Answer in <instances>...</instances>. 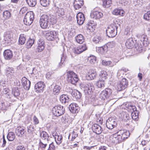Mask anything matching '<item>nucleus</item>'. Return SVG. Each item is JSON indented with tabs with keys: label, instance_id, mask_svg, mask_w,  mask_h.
Here are the masks:
<instances>
[{
	"label": "nucleus",
	"instance_id": "1",
	"mask_svg": "<svg viewBox=\"0 0 150 150\" xmlns=\"http://www.w3.org/2000/svg\"><path fill=\"white\" fill-rule=\"evenodd\" d=\"M39 21L41 27L43 29H46L49 28L51 25L55 24L57 21L55 18L53 16H49L43 15L40 17Z\"/></svg>",
	"mask_w": 150,
	"mask_h": 150
},
{
	"label": "nucleus",
	"instance_id": "2",
	"mask_svg": "<svg viewBox=\"0 0 150 150\" xmlns=\"http://www.w3.org/2000/svg\"><path fill=\"white\" fill-rule=\"evenodd\" d=\"M67 81L71 83L75 84L78 81L77 75L73 71H69L67 72Z\"/></svg>",
	"mask_w": 150,
	"mask_h": 150
},
{
	"label": "nucleus",
	"instance_id": "3",
	"mask_svg": "<svg viewBox=\"0 0 150 150\" xmlns=\"http://www.w3.org/2000/svg\"><path fill=\"white\" fill-rule=\"evenodd\" d=\"M34 14L32 12H27L23 19L24 23L27 25H30L33 22Z\"/></svg>",
	"mask_w": 150,
	"mask_h": 150
},
{
	"label": "nucleus",
	"instance_id": "4",
	"mask_svg": "<svg viewBox=\"0 0 150 150\" xmlns=\"http://www.w3.org/2000/svg\"><path fill=\"white\" fill-rule=\"evenodd\" d=\"M65 109L63 106L60 105L55 106L52 109L53 114L56 116H59L64 112Z\"/></svg>",
	"mask_w": 150,
	"mask_h": 150
},
{
	"label": "nucleus",
	"instance_id": "5",
	"mask_svg": "<svg viewBox=\"0 0 150 150\" xmlns=\"http://www.w3.org/2000/svg\"><path fill=\"white\" fill-rule=\"evenodd\" d=\"M83 89L86 96L90 97V95H91L95 89L92 83H89L85 85Z\"/></svg>",
	"mask_w": 150,
	"mask_h": 150
},
{
	"label": "nucleus",
	"instance_id": "6",
	"mask_svg": "<svg viewBox=\"0 0 150 150\" xmlns=\"http://www.w3.org/2000/svg\"><path fill=\"white\" fill-rule=\"evenodd\" d=\"M117 29V27L114 25H110L106 30V34L107 36L109 38H114L116 35V34L115 32V29Z\"/></svg>",
	"mask_w": 150,
	"mask_h": 150
},
{
	"label": "nucleus",
	"instance_id": "7",
	"mask_svg": "<svg viewBox=\"0 0 150 150\" xmlns=\"http://www.w3.org/2000/svg\"><path fill=\"white\" fill-rule=\"evenodd\" d=\"M128 85V81L125 78H123L122 80L118 83L117 85V90L120 91L125 89Z\"/></svg>",
	"mask_w": 150,
	"mask_h": 150
},
{
	"label": "nucleus",
	"instance_id": "8",
	"mask_svg": "<svg viewBox=\"0 0 150 150\" xmlns=\"http://www.w3.org/2000/svg\"><path fill=\"white\" fill-rule=\"evenodd\" d=\"M6 72L8 79L11 81L15 79V77L14 75V71L13 68L7 67L6 68Z\"/></svg>",
	"mask_w": 150,
	"mask_h": 150
},
{
	"label": "nucleus",
	"instance_id": "9",
	"mask_svg": "<svg viewBox=\"0 0 150 150\" xmlns=\"http://www.w3.org/2000/svg\"><path fill=\"white\" fill-rule=\"evenodd\" d=\"M106 124L108 128L112 129L116 127L117 125L116 120L112 117H110L107 120Z\"/></svg>",
	"mask_w": 150,
	"mask_h": 150
},
{
	"label": "nucleus",
	"instance_id": "10",
	"mask_svg": "<svg viewBox=\"0 0 150 150\" xmlns=\"http://www.w3.org/2000/svg\"><path fill=\"white\" fill-rule=\"evenodd\" d=\"M87 49V47L85 44H83L72 49L73 52L75 54H79Z\"/></svg>",
	"mask_w": 150,
	"mask_h": 150
},
{
	"label": "nucleus",
	"instance_id": "11",
	"mask_svg": "<svg viewBox=\"0 0 150 150\" xmlns=\"http://www.w3.org/2000/svg\"><path fill=\"white\" fill-rule=\"evenodd\" d=\"M110 140L111 142L117 144L121 142V139L118 134V132L112 134L110 137Z\"/></svg>",
	"mask_w": 150,
	"mask_h": 150
},
{
	"label": "nucleus",
	"instance_id": "12",
	"mask_svg": "<svg viewBox=\"0 0 150 150\" xmlns=\"http://www.w3.org/2000/svg\"><path fill=\"white\" fill-rule=\"evenodd\" d=\"M120 138L121 139V142H123L125 139L127 138L130 135V133L129 131H127L124 130H119L118 132Z\"/></svg>",
	"mask_w": 150,
	"mask_h": 150
},
{
	"label": "nucleus",
	"instance_id": "13",
	"mask_svg": "<svg viewBox=\"0 0 150 150\" xmlns=\"http://www.w3.org/2000/svg\"><path fill=\"white\" fill-rule=\"evenodd\" d=\"M45 87L44 83L42 81H40L37 83L35 86V90L38 93L42 92Z\"/></svg>",
	"mask_w": 150,
	"mask_h": 150
},
{
	"label": "nucleus",
	"instance_id": "14",
	"mask_svg": "<svg viewBox=\"0 0 150 150\" xmlns=\"http://www.w3.org/2000/svg\"><path fill=\"white\" fill-rule=\"evenodd\" d=\"M97 75V73L95 70L91 69L88 72L86 78L88 80H92L96 78Z\"/></svg>",
	"mask_w": 150,
	"mask_h": 150
},
{
	"label": "nucleus",
	"instance_id": "15",
	"mask_svg": "<svg viewBox=\"0 0 150 150\" xmlns=\"http://www.w3.org/2000/svg\"><path fill=\"white\" fill-rule=\"evenodd\" d=\"M25 132V127L22 126L17 127L16 129V135L19 137H22Z\"/></svg>",
	"mask_w": 150,
	"mask_h": 150
},
{
	"label": "nucleus",
	"instance_id": "16",
	"mask_svg": "<svg viewBox=\"0 0 150 150\" xmlns=\"http://www.w3.org/2000/svg\"><path fill=\"white\" fill-rule=\"evenodd\" d=\"M38 46L36 49V52H41L44 49L45 42L42 39L40 38L38 42Z\"/></svg>",
	"mask_w": 150,
	"mask_h": 150
},
{
	"label": "nucleus",
	"instance_id": "17",
	"mask_svg": "<svg viewBox=\"0 0 150 150\" xmlns=\"http://www.w3.org/2000/svg\"><path fill=\"white\" fill-rule=\"evenodd\" d=\"M52 136L54 137L56 143L58 145L61 144L62 137L60 134L54 132L52 133Z\"/></svg>",
	"mask_w": 150,
	"mask_h": 150
},
{
	"label": "nucleus",
	"instance_id": "18",
	"mask_svg": "<svg viewBox=\"0 0 150 150\" xmlns=\"http://www.w3.org/2000/svg\"><path fill=\"white\" fill-rule=\"evenodd\" d=\"M22 83L24 89L29 90L30 85V82L25 77L22 78Z\"/></svg>",
	"mask_w": 150,
	"mask_h": 150
},
{
	"label": "nucleus",
	"instance_id": "19",
	"mask_svg": "<svg viewBox=\"0 0 150 150\" xmlns=\"http://www.w3.org/2000/svg\"><path fill=\"white\" fill-rule=\"evenodd\" d=\"M92 130L93 132L97 134H99L101 133L103 129L100 126L94 124L92 126Z\"/></svg>",
	"mask_w": 150,
	"mask_h": 150
},
{
	"label": "nucleus",
	"instance_id": "20",
	"mask_svg": "<svg viewBox=\"0 0 150 150\" xmlns=\"http://www.w3.org/2000/svg\"><path fill=\"white\" fill-rule=\"evenodd\" d=\"M77 23L79 25H81L84 23L85 20L84 15L81 13H79L76 16Z\"/></svg>",
	"mask_w": 150,
	"mask_h": 150
},
{
	"label": "nucleus",
	"instance_id": "21",
	"mask_svg": "<svg viewBox=\"0 0 150 150\" xmlns=\"http://www.w3.org/2000/svg\"><path fill=\"white\" fill-rule=\"evenodd\" d=\"M69 109L71 112L74 113L78 112L79 110V108L77 104L73 103L69 105Z\"/></svg>",
	"mask_w": 150,
	"mask_h": 150
},
{
	"label": "nucleus",
	"instance_id": "22",
	"mask_svg": "<svg viewBox=\"0 0 150 150\" xmlns=\"http://www.w3.org/2000/svg\"><path fill=\"white\" fill-rule=\"evenodd\" d=\"M10 103L5 100L2 101L0 103V110H5L9 108Z\"/></svg>",
	"mask_w": 150,
	"mask_h": 150
},
{
	"label": "nucleus",
	"instance_id": "23",
	"mask_svg": "<svg viewBox=\"0 0 150 150\" xmlns=\"http://www.w3.org/2000/svg\"><path fill=\"white\" fill-rule=\"evenodd\" d=\"M135 38H129L126 42V45L128 48H131L133 47L135 44L136 42V40Z\"/></svg>",
	"mask_w": 150,
	"mask_h": 150
},
{
	"label": "nucleus",
	"instance_id": "24",
	"mask_svg": "<svg viewBox=\"0 0 150 150\" xmlns=\"http://www.w3.org/2000/svg\"><path fill=\"white\" fill-rule=\"evenodd\" d=\"M91 17L96 19H99L103 16L102 13L98 11H94L91 13Z\"/></svg>",
	"mask_w": 150,
	"mask_h": 150
},
{
	"label": "nucleus",
	"instance_id": "25",
	"mask_svg": "<svg viewBox=\"0 0 150 150\" xmlns=\"http://www.w3.org/2000/svg\"><path fill=\"white\" fill-rule=\"evenodd\" d=\"M3 55L5 59L10 60L13 56L12 51L9 50H5L4 52Z\"/></svg>",
	"mask_w": 150,
	"mask_h": 150
},
{
	"label": "nucleus",
	"instance_id": "26",
	"mask_svg": "<svg viewBox=\"0 0 150 150\" xmlns=\"http://www.w3.org/2000/svg\"><path fill=\"white\" fill-rule=\"evenodd\" d=\"M84 4L83 0H74V6L76 10L79 9L81 8Z\"/></svg>",
	"mask_w": 150,
	"mask_h": 150
},
{
	"label": "nucleus",
	"instance_id": "27",
	"mask_svg": "<svg viewBox=\"0 0 150 150\" xmlns=\"http://www.w3.org/2000/svg\"><path fill=\"white\" fill-rule=\"evenodd\" d=\"M115 46V43L114 42H108L106 45L100 48V50H103L104 52H107L108 48H111Z\"/></svg>",
	"mask_w": 150,
	"mask_h": 150
},
{
	"label": "nucleus",
	"instance_id": "28",
	"mask_svg": "<svg viewBox=\"0 0 150 150\" xmlns=\"http://www.w3.org/2000/svg\"><path fill=\"white\" fill-rule=\"evenodd\" d=\"M41 138L40 139L42 141L48 142L49 138L48 134L45 132L42 131L41 132L40 134Z\"/></svg>",
	"mask_w": 150,
	"mask_h": 150
},
{
	"label": "nucleus",
	"instance_id": "29",
	"mask_svg": "<svg viewBox=\"0 0 150 150\" xmlns=\"http://www.w3.org/2000/svg\"><path fill=\"white\" fill-rule=\"evenodd\" d=\"M61 103L62 104H65L68 103L69 101V98L68 95L63 94L59 98Z\"/></svg>",
	"mask_w": 150,
	"mask_h": 150
},
{
	"label": "nucleus",
	"instance_id": "30",
	"mask_svg": "<svg viewBox=\"0 0 150 150\" xmlns=\"http://www.w3.org/2000/svg\"><path fill=\"white\" fill-rule=\"evenodd\" d=\"M48 142L42 141L40 139V142L39 144L38 150H45V148L47 145Z\"/></svg>",
	"mask_w": 150,
	"mask_h": 150
},
{
	"label": "nucleus",
	"instance_id": "31",
	"mask_svg": "<svg viewBox=\"0 0 150 150\" xmlns=\"http://www.w3.org/2000/svg\"><path fill=\"white\" fill-rule=\"evenodd\" d=\"M58 33L55 31H51L46 33V38L50 37L51 38H58Z\"/></svg>",
	"mask_w": 150,
	"mask_h": 150
},
{
	"label": "nucleus",
	"instance_id": "32",
	"mask_svg": "<svg viewBox=\"0 0 150 150\" xmlns=\"http://www.w3.org/2000/svg\"><path fill=\"white\" fill-rule=\"evenodd\" d=\"M124 11L122 9L116 8L115 9L112 11L113 14L115 15H120L121 16H123L124 14Z\"/></svg>",
	"mask_w": 150,
	"mask_h": 150
},
{
	"label": "nucleus",
	"instance_id": "33",
	"mask_svg": "<svg viewBox=\"0 0 150 150\" xmlns=\"http://www.w3.org/2000/svg\"><path fill=\"white\" fill-rule=\"evenodd\" d=\"M122 120L124 121L127 122L129 120L130 117V116L127 112H123L121 114Z\"/></svg>",
	"mask_w": 150,
	"mask_h": 150
},
{
	"label": "nucleus",
	"instance_id": "34",
	"mask_svg": "<svg viewBox=\"0 0 150 150\" xmlns=\"http://www.w3.org/2000/svg\"><path fill=\"white\" fill-rule=\"evenodd\" d=\"M72 96L76 98V99H79L81 97V93L78 91L74 90L73 92Z\"/></svg>",
	"mask_w": 150,
	"mask_h": 150
},
{
	"label": "nucleus",
	"instance_id": "35",
	"mask_svg": "<svg viewBox=\"0 0 150 150\" xmlns=\"http://www.w3.org/2000/svg\"><path fill=\"white\" fill-rule=\"evenodd\" d=\"M103 6L104 8L109 7L112 3L111 0H103Z\"/></svg>",
	"mask_w": 150,
	"mask_h": 150
},
{
	"label": "nucleus",
	"instance_id": "36",
	"mask_svg": "<svg viewBox=\"0 0 150 150\" xmlns=\"http://www.w3.org/2000/svg\"><path fill=\"white\" fill-rule=\"evenodd\" d=\"M61 87L60 86L56 85L55 86L53 89V93L55 95L59 94L60 91Z\"/></svg>",
	"mask_w": 150,
	"mask_h": 150
},
{
	"label": "nucleus",
	"instance_id": "37",
	"mask_svg": "<svg viewBox=\"0 0 150 150\" xmlns=\"http://www.w3.org/2000/svg\"><path fill=\"white\" fill-rule=\"evenodd\" d=\"M100 97L102 100H105V99H109V98L108 95H107L105 89L103 90L100 93Z\"/></svg>",
	"mask_w": 150,
	"mask_h": 150
},
{
	"label": "nucleus",
	"instance_id": "38",
	"mask_svg": "<svg viewBox=\"0 0 150 150\" xmlns=\"http://www.w3.org/2000/svg\"><path fill=\"white\" fill-rule=\"evenodd\" d=\"M99 76L100 79L105 81L107 77V74L106 72L104 71H101L100 72Z\"/></svg>",
	"mask_w": 150,
	"mask_h": 150
},
{
	"label": "nucleus",
	"instance_id": "39",
	"mask_svg": "<svg viewBox=\"0 0 150 150\" xmlns=\"http://www.w3.org/2000/svg\"><path fill=\"white\" fill-rule=\"evenodd\" d=\"M15 135L14 133L13 132H10L7 135V138L9 141H12L15 139Z\"/></svg>",
	"mask_w": 150,
	"mask_h": 150
},
{
	"label": "nucleus",
	"instance_id": "40",
	"mask_svg": "<svg viewBox=\"0 0 150 150\" xmlns=\"http://www.w3.org/2000/svg\"><path fill=\"white\" fill-rule=\"evenodd\" d=\"M102 64L104 66H110V67H112L116 64V63H112V62L111 61H106L105 60H103L102 61Z\"/></svg>",
	"mask_w": 150,
	"mask_h": 150
},
{
	"label": "nucleus",
	"instance_id": "41",
	"mask_svg": "<svg viewBox=\"0 0 150 150\" xmlns=\"http://www.w3.org/2000/svg\"><path fill=\"white\" fill-rule=\"evenodd\" d=\"M50 0H40V4L44 7L48 6L50 3Z\"/></svg>",
	"mask_w": 150,
	"mask_h": 150
},
{
	"label": "nucleus",
	"instance_id": "42",
	"mask_svg": "<svg viewBox=\"0 0 150 150\" xmlns=\"http://www.w3.org/2000/svg\"><path fill=\"white\" fill-rule=\"evenodd\" d=\"M29 6L30 7H34L36 4V0H25Z\"/></svg>",
	"mask_w": 150,
	"mask_h": 150
},
{
	"label": "nucleus",
	"instance_id": "43",
	"mask_svg": "<svg viewBox=\"0 0 150 150\" xmlns=\"http://www.w3.org/2000/svg\"><path fill=\"white\" fill-rule=\"evenodd\" d=\"M140 41L144 46L146 47L149 43V40L148 38H141Z\"/></svg>",
	"mask_w": 150,
	"mask_h": 150
},
{
	"label": "nucleus",
	"instance_id": "44",
	"mask_svg": "<svg viewBox=\"0 0 150 150\" xmlns=\"http://www.w3.org/2000/svg\"><path fill=\"white\" fill-rule=\"evenodd\" d=\"M127 108L128 111L132 113L137 111L135 106L133 105H128Z\"/></svg>",
	"mask_w": 150,
	"mask_h": 150
},
{
	"label": "nucleus",
	"instance_id": "45",
	"mask_svg": "<svg viewBox=\"0 0 150 150\" xmlns=\"http://www.w3.org/2000/svg\"><path fill=\"white\" fill-rule=\"evenodd\" d=\"M97 86L99 88H104L105 86L104 80L99 79L96 83Z\"/></svg>",
	"mask_w": 150,
	"mask_h": 150
},
{
	"label": "nucleus",
	"instance_id": "46",
	"mask_svg": "<svg viewBox=\"0 0 150 150\" xmlns=\"http://www.w3.org/2000/svg\"><path fill=\"white\" fill-rule=\"evenodd\" d=\"M139 112L138 111L132 112V117L133 120L136 121L139 119L138 114Z\"/></svg>",
	"mask_w": 150,
	"mask_h": 150
},
{
	"label": "nucleus",
	"instance_id": "47",
	"mask_svg": "<svg viewBox=\"0 0 150 150\" xmlns=\"http://www.w3.org/2000/svg\"><path fill=\"white\" fill-rule=\"evenodd\" d=\"M34 39H31V38H29L26 43V45L27 46V48H30L34 44Z\"/></svg>",
	"mask_w": 150,
	"mask_h": 150
},
{
	"label": "nucleus",
	"instance_id": "48",
	"mask_svg": "<svg viewBox=\"0 0 150 150\" xmlns=\"http://www.w3.org/2000/svg\"><path fill=\"white\" fill-rule=\"evenodd\" d=\"M34 127L33 125H31L27 127V131L28 133L31 135L33 134L34 131Z\"/></svg>",
	"mask_w": 150,
	"mask_h": 150
},
{
	"label": "nucleus",
	"instance_id": "49",
	"mask_svg": "<svg viewBox=\"0 0 150 150\" xmlns=\"http://www.w3.org/2000/svg\"><path fill=\"white\" fill-rule=\"evenodd\" d=\"M105 90L106 91V93L107 94V95L108 96L109 99L110 100H112L113 99V98L112 97V90L109 88H107L105 89Z\"/></svg>",
	"mask_w": 150,
	"mask_h": 150
},
{
	"label": "nucleus",
	"instance_id": "50",
	"mask_svg": "<svg viewBox=\"0 0 150 150\" xmlns=\"http://www.w3.org/2000/svg\"><path fill=\"white\" fill-rule=\"evenodd\" d=\"M143 46L141 44V43H138L137 44L135 47L134 50H137L138 52H141L143 50Z\"/></svg>",
	"mask_w": 150,
	"mask_h": 150
},
{
	"label": "nucleus",
	"instance_id": "51",
	"mask_svg": "<svg viewBox=\"0 0 150 150\" xmlns=\"http://www.w3.org/2000/svg\"><path fill=\"white\" fill-rule=\"evenodd\" d=\"M69 117L68 115H64L62 116L61 120V121L64 123H69L70 121L69 120Z\"/></svg>",
	"mask_w": 150,
	"mask_h": 150
},
{
	"label": "nucleus",
	"instance_id": "52",
	"mask_svg": "<svg viewBox=\"0 0 150 150\" xmlns=\"http://www.w3.org/2000/svg\"><path fill=\"white\" fill-rule=\"evenodd\" d=\"M11 14L10 12L8 11H6L3 13V17L5 19H7L10 18Z\"/></svg>",
	"mask_w": 150,
	"mask_h": 150
},
{
	"label": "nucleus",
	"instance_id": "53",
	"mask_svg": "<svg viewBox=\"0 0 150 150\" xmlns=\"http://www.w3.org/2000/svg\"><path fill=\"white\" fill-rule=\"evenodd\" d=\"M12 93L15 97H17L20 95L19 91L17 88H14L12 89Z\"/></svg>",
	"mask_w": 150,
	"mask_h": 150
},
{
	"label": "nucleus",
	"instance_id": "54",
	"mask_svg": "<svg viewBox=\"0 0 150 150\" xmlns=\"http://www.w3.org/2000/svg\"><path fill=\"white\" fill-rule=\"evenodd\" d=\"M57 14L60 17L63 16L64 14V9L59 8L57 11Z\"/></svg>",
	"mask_w": 150,
	"mask_h": 150
},
{
	"label": "nucleus",
	"instance_id": "55",
	"mask_svg": "<svg viewBox=\"0 0 150 150\" xmlns=\"http://www.w3.org/2000/svg\"><path fill=\"white\" fill-rule=\"evenodd\" d=\"M116 59V60L115 61V62L117 63L119 61L120 58L122 57L121 53L120 52H115V54Z\"/></svg>",
	"mask_w": 150,
	"mask_h": 150
},
{
	"label": "nucleus",
	"instance_id": "56",
	"mask_svg": "<svg viewBox=\"0 0 150 150\" xmlns=\"http://www.w3.org/2000/svg\"><path fill=\"white\" fill-rule=\"evenodd\" d=\"M144 19L146 21L150 20V11L145 13L143 16Z\"/></svg>",
	"mask_w": 150,
	"mask_h": 150
},
{
	"label": "nucleus",
	"instance_id": "57",
	"mask_svg": "<svg viewBox=\"0 0 150 150\" xmlns=\"http://www.w3.org/2000/svg\"><path fill=\"white\" fill-rule=\"evenodd\" d=\"M91 64H93L96 62V57L94 56H91L88 59Z\"/></svg>",
	"mask_w": 150,
	"mask_h": 150
},
{
	"label": "nucleus",
	"instance_id": "58",
	"mask_svg": "<svg viewBox=\"0 0 150 150\" xmlns=\"http://www.w3.org/2000/svg\"><path fill=\"white\" fill-rule=\"evenodd\" d=\"M4 38H11L13 37L12 33L11 31H6L4 34Z\"/></svg>",
	"mask_w": 150,
	"mask_h": 150
},
{
	"label": "nucleus",
	"instance_id": "59",
	"mask_svg": "<svg viewBox=\"0 0 150 150\" xmlns=\"http://www.w3.org/2000/svg\"><path fill=\"white\" fill-rule=\"evenodd\" d=\"M8 38H4L2 42V46H6L8 45L9 40H8Z\"/></svg>",
	"mask_w": 150,
	"mask_h": 150
},
{
	"label": "nucleus",
	"instance_id": "60",
	"mask_svg": "<svg viewBox=\"0 0 150 150\" xmlns=\"http://www.w3.org/2000/svg\"><path fill=\"white\" fill-rule=\"evenodd\" d=\"M66 59V56H64L63 55L62 57H61V61L59 64V67H61L62 66V65L63 64L64 62L65 61Z\"/></svg>",
	"mask_w": 150,
	"mask_h": 150
},
{
	"label": "nucleus",
	"instance_id": "61",
	"mask_svg": "<svg viewBox=\"0 0 150 150\" xmlns=\"http://www.w3.org/2000/svg\"><path fill=\"white\" fill-rule=\"evenodd\" d=\"M25 38H19L18 44L20 45L24 44L25 43Z\"/></svg>",
	"mask_w": 150,
	"mask_h": 150
},
{
	"label": "nucleus",
	"instance_id": "62",
	"mask_svg": "<svg viewBox=\"0 0 150 150\" xmlns=\"http://www.w3.org/2000/svg\"><path fill=\"white\" fill-rule=\"evenodd\" d=\"M62 142L61 143L63 146L67 145L69 143L68 139L67 138H62Z\"/></svg>",
	"mask_w": 150,
	"mask_h": 150
},
{
	"label": "nucleus",
	"instance_id": "63",
	"mask_svg": "<svg viewBox=\"0 0 150 150\" xmlns=\"http://www.w3.org/2000/svg\"><path fill=\"white\" fill-rule=\"evenodd\" d=\"M3 96H4V97H5L6 98H7L8 100H11V97H12V96L11 95L10 92L7 93L6 94Z\"/></svg>",
	"mask_w": 150,
	"mask_h": 150
},
{
	"label": "nucleus",
	"instance_id": "64",
	"mask_svg": "<svg viewBox=\"0 0 150 150\" xmlns=\"http://www.w3.org/2000/svg\"><path fill=\"white\" fill-rule=\"evenodd\" d=\"M78 134L76 132H75L74 131H73L72 133V138L71 140L73 141L78 136Z\"/></svg>",
	"mask_w": 150,
	"mask_h": 150
}]
</instances>
